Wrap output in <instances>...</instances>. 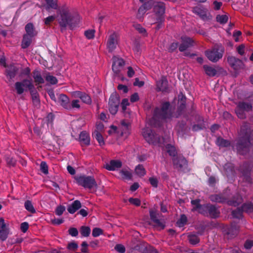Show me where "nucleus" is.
<instances>
[{"label": "nucleus", "instance_id": "dca6fc26", "mask_svg": "<svg viewBox=\"0 0 253 253\" xmlns=\"http://www.w3.org/2000/svg\"><path fill=\"white\" fill-rule=\"evenodd\" d=\"M192 12L198 15L202 19L206 20L208 19L207 13L208 10L202 5H199L192 8Z\"/></svg>", "mask_w": 253, "mask_h": 253}, {"label": "nucleus", "instance_id": "8fccbe9b", "mask_svg": "<svg viewBox=\"0 0 253 253\" xmlns=\"http://www.w3.org/2000/svg\"><path fill=\"white\" fill-rule=\"evenodd\" d=\"M243 212L241 207L237 208L232 211V215L234 218L240 219L242 217Z\"/></svg>", "mask_w": 253, "mask_h": 253}, {"label": "nucleus", "instance_id": "9b49d317", "mask_svg": "<svg viewBox=\"0 0 253 253\" xmlns=\"http://www.w3.org/2000/svg\"><path fill=\"white\" fill-rule=\"evenodd\" d=\"M165 10L166 4L164 2L160 1H155L153 11L157 17V20L158 22H164Z\"/></svg>", "mask_w": 253, "mask_h": 253}, {"label": "nucleus", "instance_id": "c85d7f7f", "mask_svg": "<svg viewBox=\"0 0 253 253\" xmlns=\"http://www.w3.org/2000/svg\"><path fill=\"white\" fill-rule=\"evenodd\" d=\"M25 30L26 31V35L31 36L33 37L37 36L38 34L33 24L32 23H28L25 26Z\"/></svg>", "mask_w": 253, "mask_h": 253}, {"label": "nucleus", "instance_id": "1a4fd4ad", "mask_svg": "<svg viewBox=\"0 0 253 253\" xmlns=\"http://www.w3.org/2000/svg\"><path fill=\"white\" fill-rule=\"evenodd\" d=\"M120 103L119 95L115 91L110 96L109 100V110L112 115H115L118 110Z\"/></svg>", "mask_w": 253, "mask_h": 253}, {"label": "nucleus", "instance_id": "13d9d810", "mask_svg": "<svg viewBox=\"0 0 253 253\" xmlns=\"http://www.w3.org/2000/svg\"><path fill=\"white\" fill-rule=\"evenodd\" d=\"M66 208L65 206L63 205H59L58 206L55 210V213L56 215L58 216L61 215L63 212L65 211Z\"/></svg>", "mask_w": 253, "mask_h": 253}, {"label": "nucleus", "instance_id": "6e6d98bb", "mask_svg": "<svg viewBox=\"0 0 253 253\" xmlns=\"http://www.w3.org/2000/svg\"><path fill=\"white\" fill-rule=\"evenodd\" d=\"M235 113L239 118L240 119H245L246 118V115L245 111L240 109L238 106L235 109Z\"/></svg>", "mask_w": 253, "mask_h": 253}, {"label": "nucleus", "instance_id": "5701e85b", "mask_svg": "<svg viewBox=\"0 0 253 253\" xmlns=\"http://www.w3.org/2000/svg\"><path fill=\"white\" fill-rule=\"evenodd\" d=\"M59 101L60 105L65 109H71V106L69 98L66 95L64 94H60Z\"/></svg>", "mask_w": 253, "mask_h": 253}, {"label": "nucleus", "instance_id": "052dcab7", "mask_svg": "<svg viewBox=\"0 0 253 253\" xmlns=\"http://www.w3.org/2000/svg\"><path fill=\"white\" fill-rule=\"evenodd\" d=\"M103 234V230L100 228L95 227L92 230V235L96 237Z\"/></svg>", "mask_w": 253, "mask_h": 253}, {"label": "nucleus", "instance_id": "412c9836", "mask_svg": "<svg viewBox=\"0 0 253 253\" xmlns=\"http://www.w3.org/2000/svg\"><path fill=\"white\" fill-rule=\"evenodd\" d=\"M243 202V198L239 193L235 194L231 200H228L227 205L231 206L237 207Z\"/></svg>", "mask_w": 253, "mask_h": 253}, {"label": "nucleus", "instance_id": "c756f323", "mask_svg": "<svg viewBox=\"0 0 253 253\" xmlns=\"http://www.w3.org/2000/svg\"><path fill=\"white\" fill-rule=\"evenodd\" d=\"M33 37L24 34L21 42L22 48L25 49L28 48L31 44Z\"/></svg>", "mask_w": 253, "mask_h": 253}, {"label": "nucleus", "instance_id": "b1692460", "mask_svg": "<svg viewBox=\"0 0 253 253\" xmlns=\"http://www.w3.org/2000/svg\"><path fill=\"white\" fill-rule=\"evenodd\" d=\"M150 216L151 220L155 223L154 226L160 227L162 229L165 228V225L157 218V213L155 211L150 210Z\"/></svg>", "mask_w": 253, "mask_h": 253}, {"label": "nucleus", "instance_id": "58836bf2", "mask_svg": "<svg viewBox=\"0 0 253 253\" xmlns=\"http://www.w3.org/2000/svg\"><path fill=\"white\" fill-rule=\"evenodd\" d=\"M200 200L199 199L193 200L191 201V203L193 206V208L192 209V211H197L198 213H199V211H201V209L203 207V205L200 204Z\"/></svg>", "mask_w": 253, "mask_h": 253}, {"label": "nucleus", "instance_id": "393cba45", "mask_svg": "<svg viewBox=\"0 0 253 253\" xmlns=\"http://www.w3.org/2000/svg\"><path fill=\"white\" fill-rule=\"evenodd\" d=\"M19 71V68L13 64H10L7 67L6 70V75L9 77L10 80L14 78Z\"/></svg>", "mask_w": 253, "mask_h": 253}, {"label": "nucleus", "instance_id": "ea45409f", "mask_svg": "<svg viewBox=\"0 0 253 253\" xmlns=\"http://www.w3.org/2000/svg\"><path fill=\"white\" fill-rule=\"evenodd\" d=\"M192 111H191V115L194 116V119L196 123L197 124H204L205 125L207 126V122L204 121V118L200 116L199 114H195V112L194 111V108L192 107Z\"/></svg>", "mask_w": 253, "mask_h": 253}, {"label": "nucleus", "instance_id": "423d86ee", "mask_svg": "<svg viewBox=\"0 0 253 253\" xmlns=\"http://www.w3.org/2000/svg\"><path fill=\"white\" fill-rule=\"evenodd\" d=\"M252 146L251 139L239 137H238L235 144L237 153L243 156L246 155L249 153Z\"/></svg>", "mask_w": 253, "mask_h": 253}, {"label": "nucleus", "instance_id": "f8f14e48", "mask_svg": "<svg viewBox=\"0 0 253 253\" xmlns=\"http://www.w3.org/2000/svg\"><path fill=\"white\" fill-rule=\"evenodd\" d=\"M172 161L173 168L178 171H183L187 168L188 162L182 155L172 158Z\"/></svg>", "mask_w": 253, "mask_h": 253}, {"label": "nucleus", "instance_id": "20e7f679", "mask_svg": "<svg viewBox=\"0 0 253 253\" xmlns=\"http://www.w3.org/2000/svg\"><path fill=\"white\" fill-rule=\"evenodd\" d=\"M252 166L248 162H244L241 165L238 170L240 173V177L242 178L243 182L251 184L253 183V179L251 177V171Z\"/></svg>", "mask_w": 253, "mask_h": 253}, {"label": "nucleus", "instance_id": "a878e982", "mask_svg": "<svg viewBox=\"0 0 253 253\" xmlns=\"http://www.w3.org/2000/svg\"><path fill=\"white\" fill-rule=\"evenodd\" d=\"M79 141L82 146H88L90 144V137L89 134L85 131L81 132L79 136Z\"/></svg>", "mask_w": 253, "mask_h": 253}, {"label": "nucleus", "instance_id": "f3484780", "mask_svg": "<svg viewBox=\"0 0 253 253\" xmlns=\"http://www.w3.org/2000/svg\"><path fill=\"white\" fill-rule=\"evenodd\" d=\"M182 43L179 46L180 52L185 51L188 48L193 45L194 40L188 37L182 36L181 38Z\"/></svg>", "mask_w": 253, "mask_h": 253}, {"label": "nucleus", "instance_id": "72a5a7b5", "mask_svg": "<svg viewBox=\"0 0 253 253\" xmlns=\"http://www.w3.org/2000/svg\"><path fill=\"white\" fill-rule=\"evenodd\" d=\"M46 3V6H45V9L46 10H48L50 9H53L55 10H57V13L59 12V9H60V6L59 7L57 3V0H45Z\"/></svg>", "mask_w": 253, "mask_h": 253}, {"label": "nucleus", "instance_id": "f03ea898", "mask_svg": "<svg viewBox=\"0 0 253 253\" xmlns=\"http://www.w3.org/2000/svg\"><path fill=\"white\" fill-rule=\"evenodd\" d=\"M170 106L169 102H165L161 105V107H156L154 110L153 116L150 120V125L155 127L161 126V121L172 117V113L169 110Z\"/></svg>", "mask_w": 253, "mask_h": 253}, {"label": "nucleus", "instance_id": "864d4df0", "mask_svg": "<svg viewBox=\"0 0 253 253\" xmlns=\"http://www.w3.org/2000/svg\"><path fill=\"white\" fill-rule=\"evenodd\" d=\"M147 11V10L145 8L144 6H143L142 5L140 6V7L138 8L136 14L137 18L139 19L140 20H142L143 19V15Z\"/></svg>", "mask_w": 253, "mask_h": 253}, {"label": "nucleus", "instance_id": "680f3d73", "mask_svg": "<svg viewBox=\"0 0 253 253\" xmlns=\"http://www.w3.org/2000/svg\"><path fill=\"white\" fill-rule=\"evenodd\" d=\"M179 46L178 42H173L171 43L168 48V51L169 52H173L175 51L177 47Z\"/></svg>", "mask_w": 253, "mask_h": 253}, {"label": "nucleus", "instance_id": "79ce46f5", "mask_svg": "<svg viewBox=\"0 0 253 253\" xmlns=\"http://www.w3.org/2000/svg\"><path fill=\"white\" fill-rule=\"evenodd\" d=\"M189 242L193 245H195L200 242V238L199 237L194 234H190L188 236Z\"/></svg>", "mask_w": 253, "mask_h": 253}, {"label": "nucleus", "instance_id": "6ab92c4d", "mask_svg": "<svg viewBox=\"0 0 253 253\" xmlns=\"http://www.w3.org/2000/svg\"><path fill=\"white\" fill-rule=\"evenodd\" d=\"M157 91L168 92L169 91L168 82L165 77L163 76L161 79L157 82Z\"/></svg>", "mask_w": 253, "mask_h": 253}, {"label": "nucleus", "instance_id": "4468645a", "mask_svg": "<svg viewBox=\"0 0 253 253\" xmlns=\"http://www.w3.org/2000/svg\"><path fill=\"white\" fill-rule=\"evenodd\" d=\"M252 133L251 124L247 122H244L241 126L238 137L251 139Z\"/></svg>", "mask_w": 253, "mask_h": 253}, {"label": "nucleus", "instance_id": "4c0bfd02", "mask_svg": "<svg viewBox=\"0 0 253 253\" xmlns=\"http://www.w3.org/2000/svg\"><path fill=\"white\" fill-rule=\"evenodd\" d=\"M203 68L206 75L210 77H214L217 74V71L211 66L207 65H204L203 66Z\"/></svg>", "mask_w": 253, "mask_h": 253}, {"label": "nucleus", "instance_id": "7c9ffc66", "mask_svg": "<svg viewBox=\"0 0 253 253\" xmlns=\"http://www.w3.org/2000/svg\"><path fill=\"white\" fill-rule=\"evenodd\" d=\"M122 135L126 134L128 135L130 133V129L131 127L130 124L125 120H123L121 122Z\"/></svg>", "mask_w": 253, "mask_h": 253}, {"label": "nucleus", "instance_id": "ddd939ff", "mask_svg": "<svg viewBox=\"0 0 253 253\" xmlns=\"http://www.w3.org/2000/svg\"><path fill=\"white\" fill-rule=\"evenodd\" d=\"M112 70L116 76H119L125 65V61L117 56H113L112 57Z\"/></svg>", "mask_w": 253, "mask_h": 253}, {"label": "nucleus", "instance_id": "69168bd1", "mask_svg": "<svg viewBox=\"0 0 253 253\" xmlns=\"http://www.w3.org/2000/svg\"><path fill=\"white\" fill-rule=\"evenodd\" d=\"M143 253H158V251L153 247L149 246L143 250Z\"/></svg>", "mask_w": 253, "mask_h": 253}, {"label": "nucleus", "instance_id": "bf43d9fd", "mask_svg": "<svg viewBox=\"0 0 253 253\" xmlns=\"http://www.w3.org/2000/svg\"><path fill=\"white\" fill-rule=\"evenodd\" d=\"M207 127V125H205V124H194L192 127V129L193 131H199L200 130H202V129H205Z\"/></svg>", "mask_w": 253, "mask_h": 253}, {"label": "nucleus", "instance_id": "09e8293b", "mask_svg": "<svg viewBox=\"0 0 253 253\" xmlns=\"http://www.w3.org/2000/svg\"><path fill=\"white\" fill-rule=\"evenodd\" d=\"M90 231V228L88 226H82L80 228V233L83 237H88Z\"/></svg>", "mask_w": 253, "mask_h": 253}, {"label": "nucleus", "instance_id": "603ef678", "mask_svg": "<svg viewBox=\"0 0 253 253\" xmlns=\"http://www.w3.org/2000/svg\"><path fill=\"white\" fill-rule=\"evenodd\" d=\"M25 209L29 212L35 213L36 212V210L35 208H34L32 202L31 201L27 200L25 202Z\"/></svg>", "mask_w": 253, "mask_h": 253}, {"label": "nucleus", "instance_id": "4d7b16f0", "mask_svg": "<svg viewBox=\"0 0 253 253\" xmlns=\"http://www.w3.org/2000/svg\"><path fill=\"white\" fill-rule=\"evenodd\" d=\"M45 80L51 84H55L57 83V79L54 76L50 75L49 74L45 77Z\"/></svg>", "mask_w": 253, "mask_h": 253}, {"label": "nucleus", "instance_id": "de8ad7c7", "mask_svg": "<svg viewBox=\"0 0 253 253\" xmlns=\"http://www.w3.org/2000/svg\"><path fill=\"white\" fill-rule=\"evenodd\" d=\"M217 144L220 147H227L230 145L229 141L224 139L221 137H218L217 139Z\"/></svg>", "mask_w": 253, "mask_h": 253}, {"label": "nucleus", "instance_id": "c9c22d12", "mask_svg": "<svg viewBox=\"0 0 253 253\" xmlns=\"http://www.w3.org/2000/svg\"><path fill=\"white\" fill-rule=\"evenodd\" d=\"M237 106H238L240 109L246 112L251 111L253 108L251 103L244 101L239 102Z\"/></svg>", "mask_w": 253, "mask_h": 253}, {"label": "nucleus", "instance_id": "473e14b6", "mask_svg": "<svg viewBox=\"0 0 253 253\" xmlns=\"http://www.w3.org/2000/svg\"><path fill=\"white\" fill-rule=\"evenodd\" d=\"M239 227L235 222L231 223L230 227L228 228L227 234L230 235L231 237L237 235L239 232Z\"/></svg>", "mask_w": 253, "mask_h": 253}, {"label": "nucleus", "instance_id": "a18cd8bd", "mask_svg": "<svg viewBox=\"0 0 253 253\" xmlns=\"http://www.w3.org/2000/svg\"><path fill=\"white\" fill-rule=\"evenodd\" d=\"M93 135L94 136L95 139L97 140L100 146L105 144L104 138L100 132H99L98 130H95L93 133Z\"/></svg>", "mask_w": 253, "mask_h": 253}, {"label": "nucleus", "instance_id": "a211bd4d", "mask_svg": "<svg viewBox=\"0 0 253 253\" xmlns=\"http://www.w3.org/2000/svg\"><path fill=\"white\" fill-rule=\"evenodd\" d=\"M117 39L118 36L115 33H113L109 36L107 42V46L109 52H112L116 47V45L118 43Z\"/></svg>", "mask_w": 253, "mask_h": 253}, {"label": "nucleus", "instance_id": "a19ab883", "mask_svg": "<svg viewBox=\"0 0 253 253\" xmlns=\"http://www.w3.org/2000/svg\"><path fill=\"white\" fill-rule=\"evenodd\" d=\"M139 1L142 3L143 6L147 10H148L154 7L156 1L154 0H139Z\"/></svg>", "mask_w": 253, "mask_h": 253}, {"label": "nucleus", "instance_id": "f704fd0d", "mask_svg": "<svg viewBox=\"0 0 253 253\" xmlns=\"http://www.w3.org/2000/svg\"><path fill=\"white\" fill-rule=\"evenodd\" d=\"M167 152L172 158L176 157L179 155L177 154V151L175 147L170 144H168L166 146Z\"/></svg>", "mask_w": 253, "mask_h": 253}, {"label": "nucleus", "instance_id": "338daca9", "mask_svg": "<svg viewBox=\"0 0 253 253\" xmlns=\"http://www.w3.org/2000/svg\"><path fill=\"white\" fill-rule=\"evenodd\" d=\"M95 31L94 30H88L84 32V35L88 39H92L94 37Z\"/></svg>", "mask_w": 253, "mask_h": 253}, {"label": "nucleus", "instance_id": "7ed1b4c3", "mask_svg": "<svg viewBox=\"0 0 253 253\" xmlns=\"http://www.w3.org/2000/svg\"><path fill=\"white\" fill-rule=\"evenodd\" d=\"M142 133L146 141L149 144L161 146L165 142L163 137L156 133L149 127L143 128Z\"/></svg>", "mask_w": 253, "mask_h": 253}, {"label": "nucleus", "instance_id": "2f4dec72", "mask_svg": "<svg viewBox=\"0 0 253 253\" xmlns=\"http://www.w3.org/2000/svg\"><path fill=\"white\" fill-rule=\"evenodd\" d=\"M9 232V228L6 224L1 225L0 227V240L2 241H5L7 238Z\"/></svg>", "mask_w": 253, "mask_h": 253}, {"label": "nucleus", "instance_id": "9d476101", "mask_svg": "<svg viewBox=\"0 0 253 253\" xmlns=\"http://www.w3.org/2000/svg\"><path fill=\"white\" fill-rule=\"evenodd\" d=\"M34 84L33 83L32 80L30 79H25L21 82H17L15 84V88L18 94H22L25 88H27L28 90L33 88Z\"/></svg>", "mask_w": 253, "mask_h": 253}, {"label": "nucleus", "instance_id": "4be33fe9", "mask_svg": "<svg viewBox=\"0 0 253 253\" xmlns=\"http://www.w3.org/2000/svg\"><path fill=\"white\" fill-rule=\"evenodd\" d=\"M122 166V163L120 160H111L109 163L106 164L105 168L108 170H115L117 169L121 168Z\"/></svg>", "mask_w": 253, "mask_h": 253}, {"label": "nucleus", "instance_id": "e2e57ef3", "mask_svg": "<svg viewBox=\"0 0 253 253\" xmlns=\"http://www.w3.org/2000/svg\"><path fill=\"white\" fill-rule=\"evenodd\" d=\"M41 170L45 174H47L48 172V166L45 162H42L40 165Z\"/></svg>", "mask_w": 253, "mask_h": 253}, {"label": "nucleus", "instance_id": "39448f33", "mask_svg": "<svg viewBox=\"0 0 253 253\" xmlns=\"http://www.w3.org/2000/svg\"><path fill=\"white\" fill-rule=\"evenodd\" d=\"M199 213L205 217L215 219L219 217L220 212L215 205L207 203L203 205L201 211H199Z\"/></svg>", "mask_w": 253, "mask_h": 253}, {"label": "nucleus", "instance_id": "c03bdc74", "mask_svg": "<svg viewBox=\"0 0 253 253\" xmlns=\"http://www.w3.org/2000/svg\"><path fill=\"white\" fill-rule=\"evenodd\" d=\"M120 173L124 179L130 180L132 178V173L126 169H123L120 170Z\"/></svg>", "mask_w": 253, "mask_h": 253}, {"label": "nucleus", "instance_id": "aec40b11", "mask_svg": "<svg viewBox=\"0 0 253 253\" xmlns=\"http://www.w3.org/2000/svg\"><path fill=\"white\" fill-rule=\"evenodd\" d=\"M210 199L211 202L223 204L226 203L228 200L227 195L223 193L213 194L210 196Z\"/></svg>", "mask_w": 253, "mask_h": 253}, {"label": "nucleus", "instance_id": "5fc2aeb1", "mask_svg": "<svg viewBox=\"0 0 253 253\" xmlns=\"http://www.w3.org/2000/svg\"><path fill=\"white\" fill-rule=\"evenodd\" d=\"M216 19L218 22L224 24L227 23L228 17L226 15H217L216 17Z\"/></svg>", "mask_w": 253, "mask_h": 253}, {"label": "nucleus", "instance_id": "3c124183", "mask_svg": "<svg viewBox=\"0 0 253 253\" xmlns=\"http://www.w3.org/2000/svg\"><path fill=\"white\" fill-rule=\"evenodd\" d=\"M187 222V216L185 214H183L180 215V217L177 221L176 224L179 227H181L184 226L185 224H186Z\"/></svg>", "mask_w": 253, "mask_h": 253}, {"label": "nucleus", "instance_id": "2eb2a0df", "mask_svg": "<svg viewBox=\"0 0 253 253\" xmlns=\"http://www.w3.org/2000/svg\"><path fill=\"white\" fill-rule=\"evenodd\" d=\"M227 60L230 66L234 70L242 69L244 66V63L241 60L234 56H229Z\"/></svg>", "mask_w": 253, "mask_h": 253}, {"label": "nucleus", "instance_id": "37998d69", "mask_svg": "<svg viewBox=\"0 0 253 253\" xmlns=\"http://www.w3.org/2000/svg\"><path fill=\"white\" fill-rule=\"evenodd\" d=\"M136 174L140 177L143 176L146 174V170L142 165H138L135 169Z\"/></svg>", "mask_w": 253, "mask_h": 253}, {"label": "nucleus", "instance_id": "bb28decb", "mask_svg": "<svg viewBox=\"0 0 253 253\" xmlns=\"http://www.w3.org/2000/svg\"><path fill=\"white\" fill-rule=\"evenodd\" d=\"M32 76L36 85L44 83V79L42 77L40 71L38 70L35 69L33 71Z\"/></svg>", "mask_w": 253, "mask_h": 253}, {"label": "nucleus", "instance_id": "6e6552de", "mask_svg": "<svg viewBox=\"0 0 253 253\" xmlns=\"http://www.w3.org/2000/svg\"><path fill=\"white\" fill-rule=\"evenodd\" d=\"M76 179L79 185L85 188L91 189L94 187L97 186L96 182L93 176L83 175L77 177Z\"/></svg>", "mask_w": 253, "mask_h": 253}, {"label": "nucleus", "instance_id": "49530a36", "mask_svg": "<svg viewBox=\"0 0 253 253\" xmlns=\"http://www.w3.org/2000/svg\"><path fill=\"white\" fill-rule=\"evenodd\" d=\"M241 208L243 211L251 212L253 211V204L251 202L244 203Z\"/></svg>", "mask_w": 253, "mask_h": 253}, {"label": "nucleus", "instance_id": "f257e3e1", "mask_svg": "<svg viewBox=\"0 0 253 253\" xmlns=\"http://www.w3.org/2000/svg\"><path fill=\"white\" fill-rule=\"evenodd\" d=\"M57 14V21L62 31L66 30L67 27L72 30L80 22V16L78 14H72L66 4L60 6Z\"/></svg>", "mask_w": 253, "mask_h": 253}, {"label": "nucleus", "instance_id": "0e129e2a", "mask_svg": "<svg viewBox=\"0 0 253 253\" xmlns=\"http://www.w3.org/2000/svg\"><path fill=\"white\" fill-rule=\"evenodd\" d=\"M78 248V244L74 241L69 243L67 246V249L69 250L72 251H76L77 250Z\"/></svg>", "mask_w": 253, "mask_h": 253}, {"label": "nucleus", "instance_id": "e433bc0d", "mask_svg": "<svg viewBox=\"0 0 253 253\" xmlns=\"http://www.w3.org/2000/svg\"><path fill=\"white\" fill-rule=\"evenodd\" d=\"M188 126L186 121H179L176 125V129L177 131L180 133H185L187 130Z\"/></svg>", "mask_w": 253, "mask_h": 253}, {"label": "nucleus", "instance_id": "cd10ccee", "mask_svg": "<svg viewBox=\"0 0 253 253\" xmlns=\"http://www.w3.org/2000/svg\"><path fill=\"white\" fill-rule=\"evenodd\" d=\"M82 207V204L80 201L75 200L71 204L69 205L67 207L68 211L73 214Z\"/></svg>", "mask_w": 253, "mask_h": 253}, {"label": "nucleus", "instance_id": "0eeeda50", "mask_svg": "<svg viewBox=\"0 0 253 253\" xmlns=\"http://www.w3.org/2000/svg\"><path fill=\"white\" fill-rule=\"evenodd\" d=\"M224 48L221 45H217L211 50H207L205 54L207 58L212 62H216L222 57Z\"/></svg>", "mask_w": 253, "mask_h": 253}, {"label": "nucleus", "instance_id": "774afa93", "mask_svg": "<svg viewBox=\"0 0 253 253\" xmlns=\"http://www.w3.org/2000/svg\"><path fill=\"white\" fill-rule=\"evenodd\" d=\"M81 100L86 104H90L91 103V99L90 97L85 93L82 96Z\"/></svg>", "mask_w": 253, "mask_h": 253}]
</instances>
